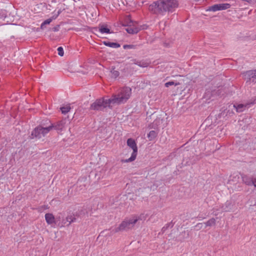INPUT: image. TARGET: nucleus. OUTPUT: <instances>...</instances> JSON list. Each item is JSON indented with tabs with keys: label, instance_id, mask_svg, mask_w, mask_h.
<instances>
[{
	"label": "nucleus",
	"instance_id": "obj_1",
	"mask_svg": "<svg viewBox=\"0 0 256 256\" xmlns=\"http://www.w3.org/2000/svg\"><path fill=\"white\" fill-rule=\"evenodd\" d=\"M132 94V90L129 87L122 88L120 92L114 94L111 98L104 100L103 98L96 100L90 106V109L94 110H100L110 104H121L124 103L130 98Z\"/></svg>",
	"mask_w": 256,
	"mask_h": 256
},
{
	"label": "nucleus",
	"instance_id": "obj_2",
	"mask_svg": "<svg viewBox=\"0 0 256 256\" xmlns=\"http://www.w3.org/2000/svg\"><path fill=\"white\" fill-rule=\"evenodd\" d=\"M178 6L177 0H158L150 4L148 10L154 14L163 15L166 12H173Z\"/></svg>",
	"mask_w": 256,
	"mask_h": 256
},
{
	"label": "nucleus",
	"instance_id": "obj_3",
	"mask_svg": "<svg viewBox=\"0 0 256 256\" xmlns=\"http://www.w3.org/2000/svg\"><path fill=\"white\" fill-rule=\"evenodd\" d=\"M44 124H42L40 125L36 126L32 132L30 138H36L40 139L42 137L45 136L50 130H52V125H49L48 122Z\"/></svg>",
	"mask_w": 256,
	"mask_h": 256
},
{
	"label": "nucleus",
	"instance_id": "obj_4",
	"mask_svg": "<svg viewBox=\"0 0 256 256\" xmlns=\"http://www.w3.org/2000/svg\"><path fill=\"white\" fill-rule=\"evenodd\" d=\"M87 212H85L84 210H81L76 212L73 215L68 216L65 219H64L61 223V226H69L72 222L78 221V218H82L84 216Z\"/></svg>",
	"mask_w": 256,
	"mask_h": 256
},
{
	"label": "nucleus",
	"instance_id": "obj_5",
	"mask_svg": "<svg viewBox=\"0 0 256 256\" xmlns=\"http://www.w3.org/2000/svg\"><path fill=\"white\" fill-rule=\"evenodd\" d=\"M136 224V219H133L132 217L126 218L120 224L118 227L113 230L112 232H118L120 231L128 230L132 228Z\"/></svg>",
	"mask_w": 256,
	"mask_h": 256
},
{
	"label": "nucleus",
	"instance_id": "obj_6",
	"mask_svg": "<svg viewBox=\"0 0 256 256\" xmlns=\"http://www.w3.org/2000/svg\"><path fill=\"white\" fill-rule=\"evenodd\" d=\"M127 144L132 149L133 152L129 158L122 160V162H128L134 161L136 159L137 155L138 148L135 141L133 139L130 138L127 140Z\"/></svg>",
	"mask_w": 256,
	"mask_h": 256
},
{
	"label": "nucleus",
	"instance_id": "obj_7",
	"mask_svg": "<svg viewBox=\"0 0 256 256\" xmlns=\"http://www.w3.org/2000/svg\"><path fill=\"white\" fill-rule=\"evenodd\" d=\"M244 78L248 84L256 83V70H250L243 73Z\"/></svg>",
	"mask_w": 256,
	"mask_h": 256
},
{
	"label": "nucleus",
	"instance_id": "obj_8",
	"mask_svg": "<svg viewBox=\"0 0 256 256\" xmlns=\"http://www.w3.org/2000/svg\"><path fill=\"white\" fill-rule=\"evenodd\" d=\"M67 120L66 119L62 120L58 122L56 124H52L48 120H46V122H48L49 124V125H52V130L53 128L58 130H62V129L65 126L66 123L67 122Z\"/></svg>",
	"mask_w": 256,
	"mask_h": 256
},
{
	"label": "nucleus",
	"instance_id": "obj_9",
	"mask_svg": "<svg viewBox=\"0 0 256 256\" xmlns=\"http://www.w3.org/2000/svg\"><path fill=\"white\" fill-rule=\"evenodd\" d=\"M94 29L96 32H98L101 34H110L111 32L109 28H108V26L105 24H100L98 26V28H94Z\"/></svg>",
	"mask_w": 256,
	"mask_h": 256
},
{
	"label": "nucleus",
	"instance_id": "obj_10",
	"mask_svg": "<svg viewBox=\"0 0 256 256\" xmlns=\"http://www.w3.org/2000/svg\"><path fill=\"white\" fill-rule=\"evenodd\" d=\"M250 104H234L233 107L236 110V112H243L246 108H249Z\"/></svg>",
	"mask_w": 256,
	"mask_h": 256
},
{
	"label": "nucleus",
	"instance_id": "obj_11",
	"mask_svg": "<svg viewBox=\"0 0 256 256\" xmlns=\"http://www.w3.org/2000/svg\"><path fill=\"white\" fill-rule=\"evenodd\" d=\"M60 12H61L60 10H58L56 16H54L51 18H48L44 20L41 24V28L43 29L44 28V27L46 25L50 24L53 20L56 19L58 17V16L60 14Z\"/></svg>",
	"mask_w": 256,
	"mask_h": 256
},
{
	"label": "nucleus",
	"instance_id": "obj_12",
	"mask_svg": "<svg viewBox=\"0 0 256 256\" xmlns=\"http://www.w3.org/2000/svg\"><path fill=\"white\" fill-rule=\"evenodd\" d=\"M242 178L244 183L248 186H252V178H250L245 174H242Z\"/></svg>",
	"mask_w": 256,
	"mask_h": 256
},
{
	"label": "nucleus",
	"instance_id": "obj_13",
	"mask_svg": "<svg viewBox=\"0 0 256 256\" xmlns=\"http://www.w3.org/2000/svg\"><path fill=\"white\" fill-rule=\"evenodd\" d=\"M126 30L128 34H136L140 30V28L134 26L132 27L130 26L126 28Z\"/></svg>",
	"mask_w": 256,
	"mask_h": 256
},
{
	"label": "nucleus",
	"instance_id": "obj_14",
	"mask_svg": "<svg viewBox=\"0 0 256 256\" xmlns=\"http://www.w3.org/2000/svg\"><path fill=\"white\" fill-rule=\"evenodd\" d=\"M45 218L48 224H51L55 222L54 217L52 214H45Z\"/></svg>",
	"mask_w": 256,
	"mask_h": 256
},
{
	"label": "nucleus",
	"instance_id": "obj_15",
	"mask_svg": "<svg viewBox=\"0 0 256 256\" xmlns=\"http://www.w3.org/2000/svg\"><path fill=\"white\" fill-rule=\"evenodd\" d=\"M134 64H136L142 68H146L149 66L150 63L145 60H132Z\"/></svg>",
	"mask_w": 256,
	"mask_h": 256
},
{
	"label": "nucleus",
	"instance_id": "obj_16",
	"mask_svg": "<svg viewBox=\"0 0 256 256\" xmlns=\"http://www.w3.org/2000/svg\"><path fill=\"white\" fill-rule=\"evenodd\" d=\"M133 219L136 220V222L140 223V221H144L146 218V214H142L140 216H132Z\"/></svg>",
	"mask_w": 256,
	"mask_h": 256
},
{
	"label": "nucleus",
	"instance_id": "obj_17",
	"mask_svg": "<svg viewBox=\"0 0 256 256\" xmlns=\"http://www.w3.org/2000/svg\"><path fill=\"white\" fill-rule=\"evenodd\" d=\"M110 77L113 78H116L120 75V72L118 70H116L115 68L114 67H112L110 68Z\"/></svg>",
	"mask_w": 256,
	"mask_h": 256
},
{
	"label": "nucleus",
	"instance_id": "obj_18",
	"mask_svg": "<svg viewBox=\"0 0 256 256\" xmlns=\"http://www.w3.org/2000/svg\"><path fill=\"white\" fill-rule=\"evenodd\" d=\"M103 44L113 48H118L120 47V44L116 42H110L104 41Z\"/></svg>",
	"mask_w": 256,
	"mask_h": 256
},
{
	"label": "nucleus",
	"instance_id": "obj_19",
	"mask_svg": "<svg viewBox=\"0 0 256 256\" xmlns=\"http://www.w3.org/2000/svg\"><path fill=\"white\" fill-rule=\"evenodd\" d=\"M157 135L158 132L156 130H152L148 134V138L150 140H152L156 137Z\"/></svg>",
	"mask_w": 256,
	"mask_h": 256
},
{
	"label": "nucleus",
	"instance_id": "obj_20",
	"mask_svg": "<svg viewBox=\"0 0 256 256\" xmlns=\"http://www.w3.org/2000/svg\"><path fill=\"white\" fill-rule=\"evenodd\" d=\"M216 224V219L214 218H212L209 220L207 222L204 223V228H206V226H212L215 225Z\"/></svg>",
	"mask_w": 256,
	"mask_h": 256
},
{
	"label": "nucleus",
	"instance_id": "obj_21",
	"mask_svg": "<svg viewBox=\"0 0 256 256\" xmlns=\"http://www.w3.org/2000/svg\"><path fill=\"white\" fill-rule=\"evenodd\" d=\"M70 108H71L70 106V104H68L66 106L61 107L60 110L62 111V114H66L70 110Z\"/></svg>",
	"mask_w": 256,
	"mask_h": 256
},
{
	"label": "nucleus",
	"instance_id": "obj_22",
	"mask_svg": "<svg viewBox=\"0 0 256 256\" xmlns=\"http://www.w3.org/2000/svg\"><path fill=\"white\" fill-rule=\"evenodd\" d=\"M206 10L212 12H216L218 10H220L219 4H216L211 6H209Z\"/></svg>",
	"mask_w": 256,
	"mask_h": 256
},
{
	"label": "nucleus",
	"instance_id": "obj_23",
	"mask_svg": "<svg viewBox=\"0 0 256 256\" xmlns=\"http://www.w3.org/2000/svg\"><path fill=\"white\" fill-rule=\"evenodd\" d=\"M220 10H224L229 8L230 7V4L228 3L226 4H219Z\"/></svg>",
	"mask_w": 256,
	"mask_h": 256
},
{
	"label": "nucleus",
	"instance_id": "obj_24",
	"mask_svg": "<svg viewBox=\"0 0 256 256\" xmlns=\"http://www.w3.org/2000/svg\"><path fill=\"white\" fill-rule=\"evenodd\" d=\"M180 84V82H174V81H170L167 82L165 84V86L166 87H169L170 86L174 85L176 86L179 85Z\"/></svg>",
	"mask_w": 256,
	"mask_h": 256
},
{
	"label": "nucleus",
	"instance_id": "obj_25",
	"mask_svg": "<svg viewBox=\"0 0 256 256\" xmlns=\"http://www.w3.org/2000/svg\"><path fill=\"white\" fill-rule=\"evenodd\" d=\"M58 54L59 56H64V52L63 48L62 46H60L58 48Z\"/></svg>",
	"mask_w": 256,
	"mask_h": 256
},
{
	"label": "nucleus",
	"instance_id": "obj_26",
	"mask_svg": "<svg viewBox=\"0 0 256 256\" xmlns=\"http://www.w3.org/2000/svg\"><path fill=\"white\" fill-rule=\"evenodd\" d=\"M170 224H166L162 229V233H164L168 228L170 226Z\"/></svg>",
	"mask_w": 256,
	"mask_h": 256
},
{
	"label": "nucleus",
	"instance_id": "obj_27",
	"mask_svg": "<svg viewBox=\"0 0 256 256\" xmlns=\"http://www.w3.org/2000/svg\"><path fill=\"white\" fill-rule=\"evenodd\" d=\"M134 45L132 44H125L123 46V48L124 49H127V48H134Z\"/></svg>",
	"mask_w": 256,
	"mask_h": 256
},
{
	"label": "nucleus",
	"instance_id": "obj_28",
	"mask_svg": "<svg viewBox=\"0 0 256 256\" xmlns=\"http://www.w3.org/2000/svg\"><path fill=\"white\" fill-rule=\"evenodd\" d=\"M204 225V224L202 223H198L196 226V228L197 230H200V228H202L203 226Z\"/></svg>",
	"mask_w": 256,
	"mask_h": 256
},
{
	"label": "nucleus",
	"instance_id": "obj_29",
	"mask_svg": "<svg viewBox=\"0 0 256 256\" xmlns=\"http://www.w3.org/2000/svg\"><path fill=\"white\" fill-rule=\"evenodd\" d=\"M252 186H254L256 187V178H252Z\"/></svg>",
	"mask_w": 256,
	"mask_h": 256
},
{
	"label": "nucleus",
	"instance_id": "obj_30",
	"mask_svg": "<svg viewBox=\"0 0 256 256\" xmlns=\"http://www.w3.org/2000/svg\"><path fill=\"white\" fill-rule=\"evenodd\" d=\"M59 30V26H56L53 28V30L54 32H57Z\"/></svg>",
	"mask_w": 256,
	"mask_h": 256
},
{
	"label": "nucleus",
	"instance_id": "obj_31",
	"mask_svg": "<svg viewBox=\"0 0 256 256\" xmlns=\"http://www.w3.org/2000/svg\"><path fill=\"white\" fill-rule=\"evenodd\" d=\"M254 103H255V102H251L250 104H254Z\"/></svg>",
	"mask_w": 256,
	"mask_h": 256
}]
</instances>
